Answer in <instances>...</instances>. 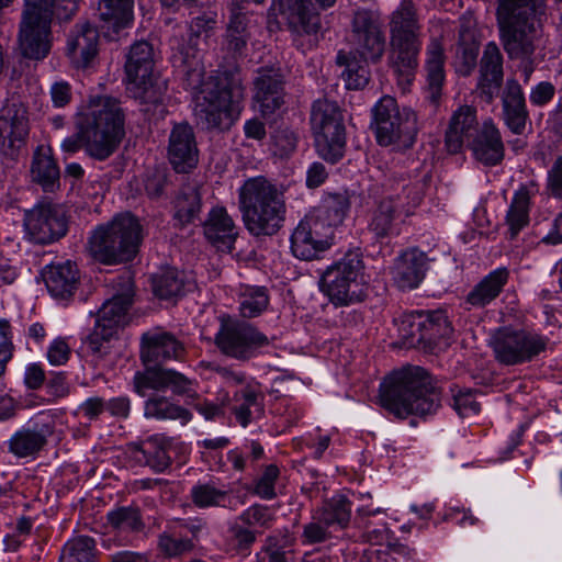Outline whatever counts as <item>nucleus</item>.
Segmentation results:
<instances>
[{
  "label": "nucleus",
  "mask_w": 562,
  "mask_h": 562,
  "mask_svg": "<svg viewBox=\"0 0 562 562\" xmlns=\"http://www.w3.org/2000/svg\"><path fill=\"white\" fill-rule=\"evenodd\" d=\"M108 524L117 530L142 532L145 528L140 509L137 506H121L109 512Z\"/></svg>",
  "instance_id": "nucleus-49"
},
{
  "label": "nucleus",
  "mask_w": 562,
  "mask_h": 562,
  "mask_svg": "<svg viewBox=\"0 0 562 562\" xmlns=\"http://www.w3.org/2000/svg\"><path fill=\"white\" fill-rule=\"evenodd\" d=\"M468 146L474 158L484 166L494 167L504 160L505 146L501 132L492 119H487L481 124Z\"/></svg>",
  "instance_id": "nucleus-26"
},
{
  "label": "nucleus",
  "mask_w": 562,
  "mask_h": 562,
  "mask_svg": "<svg viewBox=\"0 0 562 562\" xmlns=\"http://www.w3.org/2000/svg\"><path fill=\"white\" fill-rule=\"evenodd\" d=\"M422 312L404 314L398 323V335L404 348H424Z\"/></svg>",
  "instance_id": "nucleus-52"
},
{
  "label": "nucleus",
  "mask_w": 562,
  "mask_h": 562,
  "mask_svg": "<svg viewBox=\"0 0 562 562\" xmlns=\"http://www.w3.org/2000/svg\"><path fill=\"white\" fill-rule=\"evenodd\" d=\"M214 342L226 357L238 361H248L260 349L270 345V339L252 324L223 315Z\"/></svg>",
  "instance_id": "nucleus-13"
},
{
  "label": "nucleus",
  "mask_w": 562,
  "mask_h": 562,
  "mask_svg": "<svg viewBox=\"0 0 562 562\" xmlns=\"http://www.w3.org/2000/svg\"><path fill=\"white\" fill-rule=\"evenodd\" d=\"M351 502L345 495H335L325 499L314 513L336 533L345 530L351 519Z\"/></svg>",
  "instance_id": "nucleus-41"
},
{
  "label": "nucleus",
  "mask_w": 562,
  "mask_h": 562,
  "mask_svg": "<svg viewBox=\"0 0 562 562\" xmlns=\"http://www.w3.org/2000/svg\"><path fill=\"white\" fill-rule=\"evenodd\" d=\"M187 349L172 333L159 328L148 330L140 337L139 358L145 366L150 368H164L168 361H182Z\"/></svg>",
  "instance_id": "nucleus-20"
},
{
  "label": "nucleus",
  "mask_w": 562,
  "mask_h": 562,
  "mask_svg": "<svg viewBox=\"0 0 562 562\" xmlns=\"http://www.w3.org/2000/svg\"><path fill=\"white\" fill-rule=\"evenodd\" d=\"M351 40L355 52L373 64L381 60L385 50V36L374 14L369 10H357L351 20Z\"/></svg>",
  "instance_id": "nucleus-21"
},
{
  "label": "nucleus",
  "mask_w": 562,
  "mask_h": 562,
  "mask_svg": "<svg viewBox=\"0 0 562 562\" xmlns=\"http://www.w3.org/2000/svg\"><path fill=\"white\" fill-rule=\"evenodd\" d=\"M422 321L424 348H431L452 334L447 316L440 311L422 312Z\"/></svg>",
  "instance_id": "nucleus-45"
},
{
  "label": "nucleus",
  "mask_w": 562,
  "mask_h": 562,
  "mask_svg": "<svg viewBox=\"0 0 562 562\" xmlns=\"http://www.w3.org/2000/svg\"><path fill=\"white\" fill-rule=\"evenodd\" d=\"M125 115L120 101L112 97H97L81 108L75 117L76 133L66 137L61 149L86 154L103 161L111 157L125 136Z\"/></svg>",
  "instance_id": "nucleus-2"
},
{
  "label": "nucleus",
  "mask_w": 562,
  "mask_h": 562,
  "mask_svg": "<svg viewBox=\"0 0 562 562\" xmlns=\"http://www.w3.org/2000/svg\"><path fill=\"white\" fill-rule=\"evenodd\" d=\"M260 533L256 529H250L245 522L237 519L232 522L225 535V548L227 552L247 555Z\"/></svg>",
  "instance_id": "nucleus-48"
},
{
  "label": "nucleus",
  "mask_w": 562,
  "mask_h": 562,
  "mask_svg": "<svg viewBox=\"0 0 562 562\" xmlns=\"http://www.w3.org/2000/svg\"><path fill=\"white\" fill-rule=\"evenodd\" d=\"M202 209V196L196 183H186L175 199V218L181 226L199 218Z\"/></svg>",
  "instance_id": "nucleus-44"
},
{
  "label": "nucleus",
  "mask_w": 562,
  "mask_h": 562,
  "mask_svg": "<svg viewBox=\"0 0 562 562\" xmlns=\"http://www.w3.org/2000/svg\"><path fill=\"white\" fill-rule=\"evenodd\" d=\"M503 55L495 42H488L484 46L480 60V76L476 86L481 100L490 104L498 95L503 80Z\"/></svg>",
  "instance_id": "nucleus-24"
},
{
  "label": "nucleus",
  "mask_w": 562,
  "mask_h": 562,
  "mask_svg": "<svg viewBox=\"0 0 562 562\" xmlns=\"http://www.w3.org/2000/svg\"><path fill=\"white\" fill-rule=\"evenodd\" d=\"M279 475L280 471L276 464L267 465L262 474L254 481L251 493L263 499L274 498L277 496L274 485Z\"/></svg>",
  "instance_id": "nucleus-61"
},
{
  "label": "nucleus",
  "mask_w": 562,
  "mask_h": 562,
  "mask_svg": "<svg viewBox=\"0 0 562 562\" xmlns=\"http://www.w3.org/2000/svg\"><path fill=\"white\" fill-rule=\"evenodd\" d=\"M99 32L89 22L77 23L67 42V55L76 68H87L98 55Z\"/></svg>",
  "instance_id": "nucleus-31"
},
{
  "label": "nucleus",
  "mask_w": 562,
  "mask_h": 562,
  "mask_svg": "<svg viewBox=\"0 0 562 562\" xmlns=\"http://www.w3.org/2000/svg\"><path fill=\"white\" fill-rule=\"evenodd\" d=\"M168 183L167 172L161 169L148 171L144 179V189L147 196L157 200L165 193Z\"/></svg>",
  "instance_id": "nucleus-63"
},
{
  "label": "nucleus",
  "mask_w": 562,
  "mask_h": 562,
  "mask_svg": "<svg viewBox=\"0 0 562 562\" xmlns=\"http://www.w3.org/2000/svg\"><path fill=\"white\" fill-rule=\"evenodd\" d=\"M276 519L274 510L262 504L249 506L237 517L238 521L245 522L250 529H269Z\"/></svg>",
  "instance_id": "nucleus-57"
},
{
  "label": "nucleus",
  "mask_w": 562,
  "mask_h": 562,
  "mask_svg": "<svg viewBox=\"0 0 562 562\" xmlns=\"http://www.w3.org/2000/svg\"><path fill=\"white\" fill-rule=\"evenodd\" d=\"M229 21L225 34V48L233 57L244 55L250 34L248 32V18L244 7L237 1L229 5Z\"/></svg>",
  "instance_id": "nucleus-38"
},
{
  "label": "nucleus",
  "mask_w": 562,
  "mask_h": 562,
  "mask_svg": "<svg viewBox=\"0 0 562 562\" xmlns=\"http://www.w3.org/2000/svg\"><path fill=\"white\" fill-rule=\"evenodd\" d=\"M445 54L441 42L432 38L427 47V90L431 103L437 104L441 97V90L445 81Z\"/></svg>",
  "instance_id": "nucleus-43"
},
{
  "label": "nucleus",
  "mask_w": 562,
  "mask_h": 562,
  "mask_svg": "<svg viewBox=\"0 0 562 562\" xmlns=\"http://www.w3.org/2000/svg\"><path fill=\"white\" fill-rule=\"evenodd\" d=\"M186 89L194 92L196 120L207 130L227 131L240 113L244 99L241 81L227 71L204 78V67L196 56L181 52Z\"/></svg>",
  "instance_id": "nucleus-1"
},
{
  "label": "nucleus",
  "mask_w": 562,
  "mask_h": 562,
  "mask_svg": "<svg viewBox=\"0 0 562 562\" xmlns=\"http://www.w3.org/2000/svg\"><path fill=\"white\" fill-rule=\"evenodd\" d=\"M391 66L398 77L409 82L418 65L422 24L413 0H402L390 16Z\"/></svg>",
  "instance_id": "nucleus-8"
},
{
  "label": "nucleus",
  "mask_w": 562,
  "mask_h": 562,
  "mask_svg": "<svg viewBox=\"0 0 562 562\" xmlns=\"http://www.w3.org/2000/svg\"><path fill=\"white\" fill-rule=\"evenodd\" d=\"M508 268L501 267L486 274L467 295V303L474 307H484L503 292L509 280Z\"/></svg>",
  "instance_id": "nucleus-39"
},
{
  "label": "nucleus",
  "mask_w": 562,
  "mask_h": 562,
  "mask_svg": "<svg viewBox=\"0 0 562 562\" xmlns=\"http://www.w3.org/2000/svg\"><path fill=\"white\" fill-rule=\"evenodd\" d=\"M142 225L131 213L116 215L111 222L98 225L88 237V254L102 265L131 261L142 243Z\"/></svg>",
  "instance_id": "nucleus-7"
},
{
  "label": "nucleus",
  "mask_w": 562,
  "mask_h": 562,
  "mask_svg": "<svg viewBox=\"0 0 562 562\" xmlns=\"http://www.w3.org/2000/svg\"><path fill=\"white\" fill-rule=\"evenodd\" d=\"M310 121L317 154L328 162H337L346 147L344 116L338 104L325 98L314 101Z\"/></svg>",
  "instance_id": "nucleus-12"
},
{
  "label": "nucleus",
  "mask_w": 562,
  "mask_h": 562,
  "mask_svg": "<svg viewBox=\"0 0 562 562\" xmlns=\"http://www.w3.org/2000/svg\"><path fill=\"white\" fill-rule=\"evenodd\" d=\"M143 409L146 419L157 422L179 420L182 425L192 419V414L188 408L156 391L145 400Z\"/></svg>",
  "instance_id": "nucleus-37"
},
{
  "label": "nucleus",
  "mask_w": 562,
  "mask_h": 562,
  "mask_svg": "<svg viewBox=\"0 0 562 562\" xmlns=\"http://www.w3.org/2000/svg\"><path fill=\"white\" fill-rule=\"evenodd\" d=\"M31 177L45 192H54L59 188V168L49 150L36 148L32 158Z\"/></svg>",
  "instance_id": "nucleus-40"
},
{
  "label": "nucleus",
  "mask_w": 562,
  "mask_h": 562,
  "mask_svg": "<svg viewBox=\"0 0 562 562\" xmlns=\"http://www.w3.org/2000/svg\"><path fill=\"white\" fill-rule=\"evenodd\" d=\"M372 126L381 146L411 147L417 135V117L408 108H400L391 95L382 97L372 109Z\"/></svg>",
  "instance_id": "nucleus-11"
},
{
  "label": "nucleus",
  "mask_w": 562,
  "mask_h": 562,
  "mask_svg": "<svg viewBox=\"0 0 562 562\" xmlns=\"http://www.w3.org/2000/svg\"><path fill=\"white\" fill-rule=\"evenodd\" d=\"M380 404L397 418L434 414L440 405V394L430 375L419 367L390 375L380 385Z\"/></svg>",
  "instance_id": "nucleus-4"
},
{
  "label": "nucleus",
  "mask_w": 562,
  "mask_h": 562,
  "mask_svg": "<svg viewBox=\"0 0 562 562\" xmlns=\"http://www.w3.org/2000/svg\"><path fill=\"white\" fill-rule=\"evenodd\" d=\"M55 423L50 416L33 422L31 427L16 431L9 440V450L19 458H26L41 451L54 434Z\"/></svg>",
  "instance_id": "nucleus-28"
},
{
  "label": "nucleus",
  "mask_w": 562,
  "mask_h": 562,
  "mask_svg": "<svg viewBox=\"0 0 562 562\" xmlns=\"http://www.w3.org/2000/svg\"><path fill=\"white\" fill-rule=\"evenodd\" d=\"M196 385L198 382L194 379L175 369L166 368L137 371L133 378V391L142 397H145L149 390L161 392L169 389L176 396L195 400L199 397Z\"/></svg>",
  "instance_id": "nucleus-18"
},
{
  "label": "nucleus",
  "mask_w": 562,
  "mask_h": 562,
  "mask_svg": "<svg viewBox=\"0 0 562 562\" xmlns=\"http://www.w3.org/2000/svg\"><path fill=\"white\" fill-rule=\"evenodd\" d=\"M336 536L337 533L328 526L324 525L313 512L312 520L303 527L301 539L304 544L312 546L326 542Z\"/></svg>",
  "instance_id": "nucleus-60"
},
{
  "label": "nucleus",
  "mask_w": 562,
  "mask_h": 562,
  "mask_svg": "<svg viewBox=\"0 0 562 562\" xmlns=\"http://www.w3.org/2000/svg\"><path fill=\"white\" fill-rule=\"evenodd\" d=\"M333 237L307 215L299 223L291 236L292 254L302 260H313L330 247Z\"/></svg>",
  "instance_id": "nucleus-25"
},
{
  "label": "nucleus",
  "mask_w": 562,
  "mask_h": 562,
  "mask_svg": "<svg viewBox=\"0 0 562 562\" xmlns=\"http://www.w3.org/2000/svg\"><path fill=\"white\" fill-rule=\"evenodd\" d=\"M95 541L88 536H79L68 541L59 562H93Z\"/></svg>",
  "instance_id": "nucleus-54"
},
{
  "label": "nucleus",
  "mask_w": 562,
  "mask_h": 562,
  "mask_svg": "<svg viewBox=\"0 0 562 562\" xmlns=\"http://www.w3.org/2000/svg\"><path fill=\"white\" fill-rule=\"evenodd\" d=\"M268 304L269 296L266 288H247L241 294L240 315L244 318L257 317L267 308Z\"/></svg>",
  "instance_id": "nucleus-56"
},
{
  "label": "nucleus",
  "mask_w": 562,
  "mask_h": 562,
  "mask_svg": "<svg viewBox=\"0 0 562 562\" xmlns=\"http://www.w3.org/2000/svg\"><path fill=\"white\" fill-rule=\"evenodd\" d=\"M476 109L471 105H460L453 111L445 133V146L448 153L458 154L463 144L469 143L480 130Z\"/></svg>",
  "instance_id": "nucleus-29"
},
{
  "label": "nucleus",
  "mask_w": 562,
  "mask_h": 562,
  "mask_svg": "<svg viewBox=\"0 0 562 562\" xmlns=\"http://www.w3.org/2000/svg\"><path fill=\"white\" fill-rule=\"evenodd\" d=\"M56 3L57 0H24L18 35L24 57L40 60L49 54Z\"/></svg>",
  "instance_id": "nucleus-9"
},
{
  "label": "nucleus",
  "mask_w": 562,
  "mask_h": 562,
  "mask_svg": "<svg viewBox=\"0 0 562 562\" xmlns=\"http://www.w3.org/2000/svg\"><path fill=\"white\" fill-rule=\"evenodd\" d=\"M536 184L521 186L515 193L506 214V224L510 238H515L518 233L529 223V210L531 196L536 193Z\"/></svg>",
  "instance_id": "nucleus-42"
},
{
  "label": "nucleus",
  "mask_w": 562,
  "mask_h": 562,
  "mask_svg": "<svg viewBox=\"0 0 562 562\" xmlns=\"http://www.w3.org/2000/svg\"><path fill=\"white\" fill-rule=\"evenodd\" d=\"M99 11L101 19L119 32L133 20V0H99Z\"/></svg>",
  "instance_id": "nucleus-47"
},
{
  "label": "nucleus",
  "mask_w": 562,
  "mask_h": 562,
  "mask_svg": "<svg viewBox=\"0 0 562 562\" xmlns=\"http://www.w3.org/2000/svg\"><path fill=\"white\" fill-rule=\"evenodd\" d=\"M290 543L288 537L283 541L277 535H270L265 540V546L257 553V562H293V552L284 550Z\"/></svg>",
  "instance_id": "nucleus-55"
},
{
  "label": "nucleus",
  "mask_w": 562,
  "mask_h": 562,
  "mask_svg": "<svg viewBox=\"0 0 562 562\" xmlns=\"http://www.w3.org/2000/svg\"><path fill=\"white\" fill-rule=\"evenodd\" d=\"M48 292L57 299L70 297L79 283V270L71 261L53 263L43 272Z\"/></svg>",
  "instance_id": "nucleus-35"
},
{
  "label": "nucleus",
  "mask_w": 562,
  "mask_h": 562,
  "mask_svg": "<svg viewBox=\"0 0 562 562\" xmlns=\"http://www.w3.org/2000/svg\"><path fill=\"white\" fill-rule=\"evenodd\" d=\"M205 238L217 248V250L232 251L238 236L234 220L223 206L213 207L203 224Z\"/></svg>",
  "instance_id": "nucleus-32"
},
{
  "label": "nucleus",
  "mask_w": 562,
  "mask_h": 562,
  "mask_svg": "<svg viewBox=\"0 0 562 562\" xmlns=\"http://www.w3.org/2000/svg\"><path fill=\"white\" fill-rule=\"evenodd\" d=\"M167 157L178 173H187L199 162V148L193 127L187 122L175 123L169 134Z\"/></svg>",
  "instance_id": "nucleus-22"
},
{
  "label": "nucleus",
  "mask_w": 562,
  "mask_h": 562,
  "mask_svg": "<svg viewBox=\"0 0 562 562\" xmlns=\"http://www.w3.org/2000/svg\"><path fill=\"white\" fill-rule=\"evenodd\" d=\"M362 269L361 254L349 251L325 270L321 278V286L331 304L341 307L360 303L366 299L367 288L362 281Z\"/></svg>",
  "instance_id": "nucleus-10"
},
{
  "label": "nucleus",
  "mask_w": 562,
  "mask_h": 562,
  "mask_svg": "<svg viewBox=\"0 0 562 562\" xmlns=\"http://www.w3.org/2000/svg\"><path fill=\"white\" fill-rule=\"evenodd\" d=\"M502 108L505 125L513 134L521 135L529 121V112L522 88L515 78L506 80L502 92Z\"/></svg>",
  "instance_id": "nucleus-30"
},
{
  "label": "nucleus",
  "mask_w": 562,
  "mask_h": 562,
  "mask_svg": "<svg viewBox=\"0 0 562 562\" xmlns=\"http://www.w3.org/2000/svg\"><path fill=\"white\" fill-rule=\"evenodd\" d=\"M546 14V0H498L496 20L502 46L518 66L525 83L535 70V53L541 37V19Z\"/></svg>",
  "instance_id": "nucleus-3"
},
{
  "label": "nucleus",
  "mask_w": 562,
  "mask_h": 562,
  "mask_svg": "<svg viewBox=\"0 0 562 562\" xmlns=\"http://www.w3.org/2000/svg\"><path fill=\"white\" fill-rule=\"evenodd\" d=\"M238 209L245 228L254 237L276 235L286 213L283 193L263 176L244 181L238 189Z\"/></svg>",
  "instance_id": "nucleus-5"
},
{
  "label": "nucleus",
  "mask_w": 562,
  "mask_h": 562,
  "mask_svg": "<svg viewBox=\"0 0 562 562\" xmlns=\"http://www.w3.org/2000/svg\"><path fill=\"white\" fill-rule=\"evenodd\" d=\"M23 225L31 240L46 245L66 235L68 216L61 205L40 202L33 209L25 211Z\"/></svg>",
  "instance_id": "nucleus-17"
},
{
  "label": "nucleus",
  "mask_w": 562,
  "mask_h": 562,
  "mask_svg": "<svg viewBox=\"0 0 562 562\" xmlns=\"http://www.w3.org/2000/svg\"><path fill=\"white\" fill-rule=\"evenodd\" d=\"M116 328L97 318L95 327L88 336L87 342L93 353L102 351L103 342H108L115 334Z\"/></svg>",
  "instance_id": "nucleus-64"
},
{
  "label": "nucleus",
  "mask_w": 562,
  "mask_h": 562,
  "mask_svg": "<svg viewBox=\"0 0 562 562\" xmlns=\"http://www.w3.org/2000/svg\"><path fill=\"white\" fill-rule=\"evenodd\" d=\"M299 134L289 128H278L271 134L273 154L280 158H289L297 148Z\"/></svg>",
  "instance_id": "nucleus-59"
},
{
  "label": "nucleus",
  "mask_w": 562,
  "mask_h": 562,
  "mask_svg": "<svg viewBox=\"0 0 562 562\" xmlns=\"http://www.w3.org/2000/svg\"><path fill=\"white\" fill-rule=\"evenodd\" d=\"M280 12L285 16L288 26L293 34L295 46L305 52L317 45V33L321 30V18L313 10L310 0H278ZM322 9L330 8L336 0H315Z\"/></svg>",
  "instance_id": "nucleus-15"
},
{
  "label": "nucleus",
  "mask_w": 562,
  "mask_h": 562,
  "mask_svg": "<svg viewBox=\"0 0 562 562\" xmlns=\"http://www.w3.org/2000/svg\"><path fill=\"white\" fill-rule=\"evenodd\" d=\"M155 294L164 300L183 294L184 281L175 268H167L153 277Z\"/></svg>",
  "instance_id": "nucleus-51"
},
{
  "label": "nucleus",
  "mask_w": 562,
  "mask_h": 562,
  "mask_svg": "<svg viewBox=\"0 0 562 562\" xmlns=\"http://www.w3.org/2000/svg\"><path fill=\"white\" fill-rule=\"evenodd\" d=\"M428 257L418 248H408L396 259L393 279L402 290H412L419 285L427 271Z\"/></svg>",
  "instance_id": "nucleus-33"
},
{
  "label": "nucleus",
  "mask_w": 562,
  "mask_h": 562,
  "mask_svg": "<svg viewBox=\"0 0 562 562\" xmlns=\"http://www.w3.org/2000/svg\"><path fill=\"white\" fill-rule=\"evenodd\" d=\"M132 303L133 295L128 292L114 295L102 304L98 312V318L116 328L123 323Z\"/></svg>",
  "instance_id": "nucleus-50"
},
{
  "label": "nucleus",
  "mask_w": 562,
  "mask_h": 562,
  "mask_svg": "<svg viewBox=\"0 0 562 562\" xmlns=\"http://www.w3.org/2000/svg\"><path fill=\"white\" fill-rule=\"evenodd\" d=\"M254 100L263 115L273 114L284 103V77L280 68L261 67L254 80Z\"/></svg>",
  "instance_id": "nucleus-23"
},
{
  "label": "nucleus",
  "mask_w": 562,
  "mask_h": 562,
  "mask_svg": "<svg viewBox=\"0 0 562 562\" xmlns=\"http://www.w3.org/2000/svg\"><path fill=\"white\" fill-rule=\"evenodd\" d=\"M369 58L355 50H338L335 63L342 67L341 79L348 90H360L367 87L371 72L368 66Z\"/></svg>",
  "instance_id": "nucleus-36"
},
{
  "label": "nucleus",
  "mask_w": 562,
  "mask_h": 562,
  "mask_svg": "<svg viewBox=\"0 0 562 562\" xmlns=\"http://www.w3.org/2000/svg\"><path fill=\"white\" fill-rule=\"evenodd\" d=\"M29 132L27 108L19 100H8L0 109V138L4 155L15 159L26 145Z\"/></svg>",
  "instance_id": "nucleus-19"
},
{
  "label": "nucleus",
  "mask_w": 562,
  "mask_h": 562,
  "mask_svg": "<svg viewBox=\"0 0 562 562\" xmlns=\"http://www.w3.org/2000/svg\"><path fill=\"white\" fill-rule=\"evenodd\" d=\"M229 496L227 490L218 488L214 483H199L191 490L192 503L199 508L226 506Z\"/></svg>",
  "instance_id": "nucleus-53"
},
{
  "label": "nucleus",
  "mask_w": 562,
  "mask_h": 562,
  "mask_svg": "<svg viewBox=\"0 0 562 562\" xmlns=\"http://www.w3.org/2000/svg\"><path fill=\"white\" fill-rule=\"evenodd\" d=\"M154 49L146 41L136 42L131 46L125 63L127 79L126 90L131 98L138 101L145 113H150L155 119H164L167 109L165 95L167 80L154 72Z\"/></svg>",
  "instance_id": "nucleus-6"
},
{
  "label": "nucleus",
  "mask_w": 562,
  "mask_h": 562,
  "mask_svg": "<svg viewBox=\"0 0 562 562\" xmlns=\"http://www.w3.org/2000/svg\"><path fill=\"white\" fill-rule=\"evenodd\" d=\"M13 352L11 325L7 319H0V378L5 373L7 364L12 359Z\"/></svg>",
  "instance_id": "nucleus-62"
},
{
  "label": "nucleus",
  "mask_w": 562,
  "mask_h": 562,
  "mask_svg": "<svg viewBox=\"0 0 562 562\" xmlns=\"http://www.w3.org/2000/svg\"><path fill=\"white\" fill-rule=\"evenodd\" d=\"M159 551L168 558H177L194 549L193 539L177 532H162L158 538Z\"/></svg>",
  "instance_id": "nucleus-58"
},
{
  "label": "nucleus",
  "mask_w": 562,
  "mask_h": 562,
  "mask_svg": "<svg viewBox=\"0 0 562 562\" xmlns=\"http://www.w3.org/2000/svg\"><path fill=\"white\" fill-rule=\"evenodd\" d=\"M350 206V195L347 191L327 193L307 216L325 232L333 234V228L344 223Z\"/></svg>",
  "instance_id": "nucleus-34"
},
{
  "label": "nucleus",
  "mask_w": 562,
  "mask_h": 562,
  "mask_svg": "<svg viewBox=\"0 0 562 562\" xmlns=\"http://www.w3.org/2000/svg\"><path fill=\"white\" fill-rule=\"evenodd\" d=\"M261 401L262 394L250 385L234 394L235 404L232 412L240 426L247 427L250 424L254 411L261 409Z\"/></svg>",
  "instance_id": "nucleus-46"
},
{
  "label": "nucleus",
  "mask_w": 562,
  "mask_h": 562,
  "mask_svg": "<svg viewBox=\"0 0 562 562\" xmlns=\"http://www.w3.org/2000/svg\"><path fill=\"white\" fill-rule=\"evenodd\" d=\"M171 438L154 435L138 442H130L127 450L135 461L149 467L156 473H161L171 465Z\"/></svg>",
  "instance_id": "nucleus-27"
},
{
  "label": "nucleus",
  "mask_w": 562,
  "mask_h": 562,
  "mask_svg": "<svg viewBox=\"0 0 562 562\" xmlns=\"http://www.w3.org/2000/svg\"><path fill=\"white\" fill-rule=\"evenodd\" d=\"M402 191L380 200L372 212L369 231L376 239L392 235L396 229V220L403 214L405 217L413 214L420 203L418 189L406 179H402Z\"/></svg>",
  "instance_id": "nucleus-16"
},
{
  "label": "nucleus",
  "mask_w": 562,
  "mask_h": 562,
  "mask_svg": "<svg viewBox=\"0 0 562 562\" xmlns=\"http://www.w3.org/2000/svg\"><path fill=\"white\" fill-rule=\"evenodd\" d=\"M548 339L537 333L510 326L498 328L492 337L495 359L505 366L529 362L543 352Z\"/></svg>",
  "instance_id": "nucleus-14"
}]
</instances>
